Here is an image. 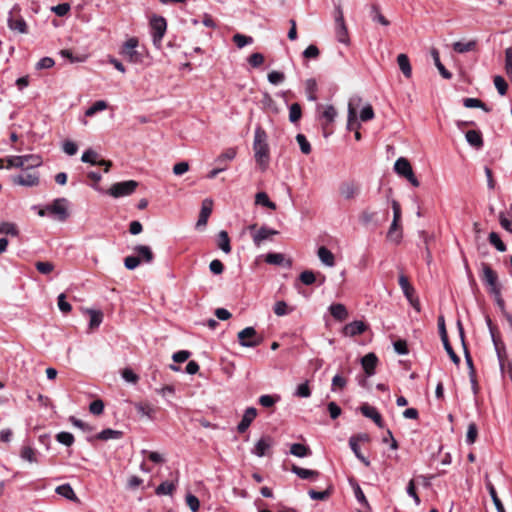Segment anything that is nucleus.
Wrapping results in <instances>:
<instances>
[{
    "label": "nucleus",
    "mask_w": 512,
    "mask_h": 512,
    "mask_svg": "<svg viewBox=\"0 0 512 512\" xmlns=\"http://www.w3.org/2000/svg\"><path fill=\"white\" fill-rule=\"evenodd\" d=\"M299 279L304 285H312L316 281V276L313 271L305 270L300 274Z\"/></svg>",
    "instance_id": "nucleus-64"
},
{
    "label": "nucleus",
    "mask_w": 512,
    "mask_h": 512,
    "mask_svg": "<svg viewBox=\"0 0 512 512\" xmlns=\"http://www.w3.org/2000/svg\"><path fill=\"white\" fill-rule=\"evenodd\" d=\"M81 161L84 162V163H89L91 165H97V163H98V154L94 150H92V149H87L82 154Z\"/></svg>",
    "instance_id": "nucleus-60"
},
{
    "label": "nucleus",
    "mask_w": 512,
    "mask_h": 512,
    "mask_svg": "<svg viewBox=\"0 0 512 512\" xmlns=\"http://www.w3.org/2000/svg\"><path fill=\"white\" fill-rule=\"evenodd\" d=\"M318 257L320 261L325 264L328 267H333L335 265V257L333 253L327 249L326 247L322 246L318 249Z\"/></svg>",
    "instance_id": "nucleus-31"
},
{
    "label": "nucleus",
    "mask_w": 512,
    "mask_h": 512,
    "mask_svg": "<svg viewBox=\"0 0 512 512\" xmlns=\"http://www.w3.org/2000/svg\"><path fill=\"white\" fill-rule=\"evenodd\" d=\"M463 105L466 108H481L486 112L490 111L486 104L477 98H465L463 100Z\"/></svg>",
    "instance_id": "nucleus-49"
},
{
    "label": "nucleus",
    "mask_w": 512,
    "mask_h": 512,
    "mask_svg": "<svg viewBox=\"0 0 512 512\" xmlns=\"http://www.w3.org/2000/svg\"><path fill=\"white\" fill-rule=\"evenodd\" d=\"M255 203L257 205H262L264 207H267L271 210L276 209V204L269 199L267 193H265V192H258L255 195Z\"/></svg>",
    "instance_id": "nucleus-41"
},
{
    "label": "nucleus",
    "mask_w": 512,
    "mask_h": 512,
    "mask_svg": "<svg viewBox=\"0 0 512 512\" xmlns=\"http://www.w3.org/2000/svg\"><path fill=\"white\" fill-rule=\"evenodd\" d=\"M476 45H477L476 40H470L467 42L457 41V42L453 43L452 48L456 53L463 54V53L473 51L476 48Z\"/></svg>",
    "instance_id": "nucleus-29"
},
{
    "label": "nucleus",
    "mask_w": 512,
    "mask_h": 512,
    "mask_svg": "<svg viewBox=\"0 0 512 512\" xmlns=\"http://www.w3.org/2000/svg\"><path fill=\"white\" fill-rule=\"evenodd\" d=\"M362 99L359 96H353L350 98L348 103V120H347V128L349 130H353L359 127V123L357 121V112L356 109L360 105Z\"/></svg>",
    "instance_id": "nucleus-11"
},
{
    "label": "nucleus",
    "mask_w": 512,
    "mask_h": 512,
    "mask_svg": "<svg viewBox=\"0 0 512 512\" xmlns=\"http://www.w3.org/2000/svg\"><path fill=\"white\" fill-rule=\"evenodd\" d=\"M238 342L242 347L253 348L262 342L254 327H246L238 333Z\"/></svg>",
    "instance_id": "nucleus-8"
},
{
    "label": "nucleus",
    "mask_w": 512,
    "mask_h": 512,
    "mask_svg": "<svg viewBox=\"0 0 512 512\" xmlns=\"http://www.w3.org/2000/svg\"><path fill=\"white\" fill-rule=\"evenodd\" d=\"M273 444V438L269 435H265L257 441L252 449V453L258 457H263L267 454V451L273 446Z\"/></svg>",
    "instance_id": "nucleus-13"
},
{
    "label": "nucleus",
    "mask_w": 512,
    "mask_h": 512,
    "mask_svg": "<svg viewBox=\"0 0 512 512\" xmlns=\"http://www.w3.org/2000/svg\"><path fill=\"white\" fill-rule=\"evenodd\" d=\"M293 309H290L285 301H277L274 304L273 311L277 316H285L289 314Z\"/></svg>",
    "instance_id": "nucleus-58"
},
{
    "label": "nucleus",
    "mask_w": 512,
    "mask_h": 512,
    "mask_svg": "<svg viewBox=\"0 0 512 512\" xmlns=\"http://www.w3.org/2000/svg\"><path fill=\"white\" fill-rule=\"evenodd\" d=\"M139 41L135 37L129 38L121 47L120 54L129 62L138 64L143 61L142 54L137 50Z\"/></svg>",
    "instance_id": "nucleus-3"
},
{
    "label": "nucleus",
    "mask_w": 512,
    "mask_h": 512,
    "mask_svg": "<svg viewBox=\"0 0 512 512\" xmlns=\"http://www.w3.org/2000/svg\"><path fill=\"white\" fill-rule=\"evenodd\" d=\"M236 157V150L234 148H228L221 153L215 160L218 165H227V162L232 161Z\"/></svg>",
    "instance_id": "nucleus-40"
},
{
    "label": "nucleus",
    "mask_w": 512,
    "mask_h": 512,
    "mask_svg": "<svg viewBox=\"0 0 512 512\" xmlns=\"http://www.w3.org/2000/svg\"><path fill=\"white\" fill-rule=\"evenodd\" d=\"M290 453L298 458H305L312 454L311 449L301 443H294L290 446Z\"/></svg>",
    "instance_id": "nucleus-33"
},
{
    "label": "nucleus",
    "mask_w": 512,
    "mask_h": 512,
    "mask_svg": "<svg viewBox=\"0 0 512 512\" xmlns=\"http://www.w3.org/2000/svg\"><path fill=\"white\" fill-rule=\"evenodd\" d=\"M267 78L272 85H279L285 80V74L274 70L268 74Z\"/></svg>",
    "instance_id": "nucleus-63"
},
{
    "label": "nucleus",
    "mask_w": 512,
    "mask_h": 512,
    "mask_svg": "<svg viewBox=\"0 0 512 512\" xmlns=\"http://www.w3.org/2000/svg\"><path fill=\"white\" fill-rule=\"evenodd\" d=\"M360 411L363 416L371 419L379 428L384 427L382 416L375 407L365 403L360 407Z\"/></svg>",
    "instance_id": "nucleus-15"
},
{
    "label": "nucleus",
    "mask_w": 512,
    "mask_h": 512,
    "mask_svg": "<svg viewBox=\"0 0 512 512\" xmlns=\"http://www.w3.org/2000/svg\"><path fill=\"white\" fill-rule=\"evenodd\" d=\"M8 27L13 31H17L22 34L27 33L26 21L21 16L14 17L13 11L10 12L8 17Z\"/></svg>",
    "instance_id": "nucleus-22"
},
{
    "label": "nucleus",
    "mask_w": 512,
    "mask_h": 512,
    "mask_svg": "<svg viewBox=\"0 0 512 512\" xmlns=\"http://www.w3.org/2000/svg\"><path fill=\"white\" fill-rule=\"evenodd\" d=\"M107 108V102L104 100H99L93 103L86 111L85 115L87 117L94 116L97 112L103 111Z\"/></svg>",
    "instance_id": "nucleus-46"
},
{
    "label": "nucleus",
    "mask_w": 512,
    "mask_h": 512,
    "mask_svg": "<svg viewBox=\"0 0 512 512\" xmlns=\"http://www.w3.org/2000/svg\"><path fill=\"white\" fill-rule=\"evenodd\" d=\"M352 485V488H353V492H354V496L356 498V500L366 509V510H371V506L368 502V500L366 499V496L364 495V492L362 491L360 485L357 483V482H353L351 483Z\"/></svg>",
    "instance_id": "nucleus-35"
},
{
    "label": "nucleus",
    "mask_w": 512,
    "mask_h": 512,
    "mask_svg": "<svg viewBox=\"0 0 512 512\" xmlns=\"http://www.w3.org/2000/svg\"><path fill=\"white\" fill-rule=\"evenodd\" d=\"M317 91V83L315 79H308L306 81V93H307V99L309 101H315L317 99L316 95Z\"/></svg>",
    "instance_id": "nucleus-52"
},
{
    "label": "nucleus",
    "mask_w": 512,
    "mask_h": 512,
    "mask_svg": "<svg viewBox=\"0 0 512 512\" xmlns=\"http://www.w3.org/2000/svg\"><path fill=\"white\" fill-rule=\"evenodd\" d=\"M253 150L256 163L265 171L269 165V146L266 131L261 126L255 128Z\"/></svg>",
    "instance_id": "nucleus-1"
},
{
    "label": "nucleus",
    "mask_w": 512,
    "mask_h": 512,
    "mask_svg": "<svg viewBox=\"0 0 512 512\" xmlns=\"http://www.w3.org/2000/svg\"><path fill=\"white\" fill-rule=\"evenodd\" d=\"M291 472L294 473L295 475H297L299 478L304 479V480L315 481L319 477L318 471L302 468L295 464H293L291 466Z\"/></svg>",
    "instance_id": "nucleus-23"
},
{
    "label": "nucleus",
    "mask_w": 512,
    "mask_h": 512,
    "mask_svg": "<svg viewBox=\"0 0 512 512\" xmlns=\"http://www.w3.org/2000/svg\"><path fill=\"white\" fill-rule=\"evenodd\" d=\"M329 311L334 319L338 321H344L348 317V311L346 307L341 303L330 305Z\"/></svg>",
    "instance_id": "nucleus-30"
},
{
    "label": "nucleus",
    "mask_w": 512,
    "mask_h": 512,
    "mask_svg": "<svg viewBox=\"0 0 512 512\" xmlns=\"http://www.w3.org/2000/svg\"><path fill=\"white\" fill-rule=\"evenodd\" d=\"M256 416H257L256 408L248 407L245 410L243 417L237 426V431L239 433L246 432L247 429L249 428V426L251 425V423L253 422V420L256 418Z\"/></svg>",
    "instance_id": "nucleus-17"
},
{
    "label": "nucleus",
    "mask_w": 512,
    "mask_h": 512,
    "mask_svg": "<svg viewBox=\"0 0 512 512\" xmlns=\"http://www.w3.org/2000/svg\"><path fill=\"white\" fill-rule=\"evenodd\" d=\"M481 280L489 288V293L494 296L495 302L501 311H505V301L502 298L501 286L497 273L487 263H482Z\"/></svg>",
    "instance_id": "nucleus-2"
},
{
    "label": "nucleus",
    "mask_w": 512,
    "mask_h": 512,
    "mask_svg": "<svg viewBox=\"0 0 512 512\" xmlns=\"http://www.w3.org/2000/svg\"><path fill=\"white\" fill-rule=\"evenodd\" d=\"M457 327H458L460 339H461V342H462V345H463V348H464L465 360H466L467 366L469 368V374H470V377H471V382L473 384V387H475V385H476V380L474 379L475 369H474L472 358H471V356H470V354H469V352L467 350V347L465 345L464 329H463L461 321L457 322Z\"/></svg>",
    "instance_id": "nucleus-14"
},
{
    "label": "nucleus",
    "mask_w": 512,
    "mask_h": 512,
    "mask_svg": "<svg viewBox=\"0 0 512 512\" xmlns=\"http://www.w3.org/2000/svg\"><path fill=\"white\" fill-rule=\"evenodd\" d=\"M20 457L30 463L37 462L36 452L31 446H23L20 451Z\"/></svg>",
    "instance_id": "nucleus-45"
},
{
    "label": "nucleus",
    "mask_w": 512,
    "mask_h": 512,
    "mask_svg": "<svg viewBox=\"0 0 512 512\" xmlns=\"http://www.w3.org/2000/svg\"><path fill=\"white\" fill-rule=\"evenodd\" d=\"M137 187L138 182L135 180L117 182L109 188L108 193L114 198L124 197L131 195Z\"/></svg>",
    "instance_id": "nucleus-7"
},
{
    "label": "nucleus",
    "mask_w": 512,
    "mask_h": 512,
    "mask_svg": "<svg viewBox=\"0 0 512 512\" xmlns=\"http://www.w3.org/2000/svg\"><path fill=\"white\" fill-rule=\"evenodd\" d=\"M399 285H400V287L402 289V292L405 295V297L408 299V301L410 303H412V296L414 295L415 290L411 286V284L409 283L408 278L404 274H401L399 276Z\"/></svg>",
    "instance_id": "nucleus-34"
},
{
    "label": "nucleus",
    "mask_w": 512,
    "mask_h": 512,
    "mask_svg": "<svg viewBox=\"0 0 512 512\" xmlns=\"http://www.w3.org/2000/svg\"><path fill=\"white\" fill-rule=\"evenodd\" d=\"M489 243L494 246L499 252L506 251V245L501 240L500 236L496 232H491L488 236Z\"/></svg>",
    "instance_id": "nucleus-44"
},
{
    "label": "nucleus",
    "mask_w": 512,
    "mask_h": 512,
    "mask_svg": "<svg viewBox=\"0 0 512 512\" xmlns=\"http://www.w3.org/2000/svg\"><path fill=\"white\" fill-rule=\"evenodd\" d=\"M123 436V432L120 430H114L111 428H107L99 432L98 434L88 437L87 440L89 442H93L94 440H102L108 441L111 439H120Z\"/></svg>",
    "instance_id": "nucleus-19"
},
{
    "label": "nucleus",
    "mask_w": 512,
    "mask_h": 512,
    "mask_svg": "<svg viewBox=\"0 0 512 512\" xmlns=\"http://www.w3.org/2000/svg\"><path fill=\"white\" fill-rule=\"evenodd\" d=\"M265 262L271 265L281 266L285 262V257L282 253H268L265 257Z\"/></svg>",
    "instance_id": "nucleus-54"
},
{
    "label": "nucleus",
    "mask_w": 512,
    "mask_h": 512,
    "mask_svg": "<svg viewBox=\"0 0 512 512\" xmlns=\"http://www.w3.org/2000/svg\"><path fill=\"white\" fill-rule=\"evenodd\" d=\"M466 141L470 146L479 150L483 147L484 141L480 131L477 130H469L465 134Z\"/></svg>",
    "instance_id": "nucleus-25"
},
{
    "label": "nucleus",
    "mask_w": 512,
    "mask_h": 512,
    "mask_svg": "<svg viewBox=\"0 0 512 512\" xmlns=\"http://www.w3.org/2000/svg\"><path fill=\"white\" fill-rule=\"evenodd\" d=\"M278 233L279 232L277 230L262 226L253 234V242L256 246L259 247L265 240L270 239L272 236L277 235Z\"/></svg>",
    "instance_id": "nucleus-18"
},
{
    "label": "nucleus",
    "mask_w": 512,
    "mask_h": 512,
    "mask_svg": "<svg viewBox=\"0 0 512 512\" xmlns=\"http://www.w3.org/2000/svg\"><path fill=\"white\" fill-rule=\"evenodd\" d=\"M233 42L236 44V46L238 48L241 49V48L245 47L246 45L252 44L253 38L251 36H246V35L237 33L233 36Z\"/></svg>",
    "instance_id": "nucleus-56"
},
{
    "label": "nucleus",
    "mask_w": 512,
    "mask_h": 512,
    "mask_svg": "<svg viewBox=\"0 0 512 512\" xmlns=\"http://www.w3.org/2000/svg\"><path fill=\"white\" fill-rule=\"evenodd\" d=\"M24 162L23 170H32L42 165V158L39 155H22Z\"/></svg>",
    "instance_id": "nucleus-32"
},
{
    "label": "nucleus",
    "mask_w": 512,
    "mask_h": 512,
    "mask_svg": "<svg viewBox=\"0 0 512 512\" xmlns=\"http://www.w3.org/2000/svg\"><path fill=\"white\" fill-rule=\"evenodd\" d=\"M494 85L501 96L507 93L508 85L502 76L497 75L494 77Z\"/></svg>",
    "instance_id": "nucleus-62"
},
{
    "label": "nucleus",
    "mask_w": 512,
    "mask_h": 512,
    "mask_svg": "<svg viewBox=\"0 0 512 512\" xmlns=\"http://www.w3.org/2000/svg\"><path fill=\"white\" fill-rule=\"evenodd\" d=\"M212 207H213V201L209 198H206L202 202L200 214L198 221L196 223V228H201L206 226L208 222V218L210 217L212 213Z\"/></svg>",
    "instance_id": "nucleus-16"
},
{
    "label": "nucleus",
    "mask_w": 512,
    "mask_h": 512,
    "mask_svg": "<svg viewBox=\"0 0 512 512\" xmlns=\"http://www.w3.org/2000/svg\"><path fill=\"white\" fill-rule=\"evenodd\" d=\"M394 170L398 175H400L402 177L407 176L408 174H410L413 171L411 164L404 157H400L396 160V162L394 164Z\"/></svg>",
    "instance_id": "nucleus-27"
},
{
    "label": "nucleus",
    "mask_w": 512,
    "mask_h": 512,
    "mask_svg": "<svg viewBox=\"0 0 512 512\" xmlns=\"http://www.w3.org/2000/svg\"><path fill=\"white\" fill-rule=\"evenodd\" d=\"M133 251L137 254L136 257H140L141 262L152 263L154 260V254L147 245H136Z\"/></svg>",
    "instance_id": "nucleus-24"
},
{
    "label": "nucleus",
    "mask_w": 512,
    "mask_h": 512,
    "mask_svg": "<svg viewBox=\"0 0 512 512\" xmlns=\"http://www.w3.org/2000/svg\"><path fill=\"white\" fill-rule=\"evenodd\" d=\"M505 72L512 82V46L505 50Z\"/></svg>",
    "instance_id": "nucleus-59"
},
{
    "label": "nucleus",
    "mask_w": 512,
    "mask_h": 512,
    "mask_svg": "<svg viewBox=\"0 0 512 512\" xmlns=\"http://www.w3.org/2000/svg\"><path fill=\"white\" fill-rule=\"evenodd\" d=\"M486 488L489 492V495L495 505V508L497 512H506L504 505L502 504L501 500L499 499L496 489L492 482L488 479V476H486Z\"/></svg>",
    "instance_id": "nucleus-26"
},
{
    "label": "nucleus",
    "mask_w": 512,
    "mask_h": 512,
    "mask_svg": "<svg viewBox=\"0 0 512 512\" xmlns=\"http://www.w3.org/2000/svg\"><path fill=\"white\" fill-rule=\"evenodd\" d=\"M56 440L60 444H63L68 447L72 446L75 441L73 434L70 432H65V431L59 432L56 435Z\"/></svg>",
    "instance_id": "nucleus-53"
},
{
    "label": "nucleus",
    "mask_w": 512,
    "mask_h": 512,
    "mask_svg": "<svg viewBox=\"0 0 512 512\" xmlns=\"http://www.w3.org/2000/svg\"><path fill=\"white\" fill-rule=\"evenodd\" d=\"M175 489L176 484L174 482L164 481L156 488L155 493L158 496L172 495Z\"/></svg>",
    "instance_id": "nucleus-42"
},
{
    "label": "nucleus",
    "mask_w": 512,
    "mask_h": 512,
    "mask_svg": "<svg viewBox=\"0 0 512 512\" xmlns=\"http://www.w3.org/2000/svg\"><path fill=\"white\" fill-rule=\"evenodd\" d=\"M360 187L354 181L342 182L339 186L340 195L346 200H352L359 195Z\"/></svg>",
    "instance_id": "nucleus-12"
},
{
    "label": "nucleus",
    "mask_w": 512,
    "mask_h": 512,
    "mask_svg": "<svg viewBox=\"0 0 512 512\" xmlns=\"http://www.w3.org/2000/svg\"><path fill=\"white\" fill-rule=\"evenodd\" d=\"M294 396L300 398H308L311 396V389L309 387V381L299 384L294 392Z\"/></svg>",
    "instance_id": "nucleus-51"
},
{
    "label": "nucleus",
    "mask_w": 512,
    "mask_h": 512,
    "mask_svg": "<svg viewBox=\"0 0 512 512\" xmlns=\"http://www.w3.org/2000/svg\"><path fill=\"white\" fill-rule=\"evenodd\" d=\"M218 247L226 254L231 252L230 238L226 231H220L218 234Z\"/></svg>",
    "instance_id": "nucleus-39"
},
{
    "label": "nucleus",
    "mask_w": 512,
    "mask_h": 512,
    "mask_svg": "<svg viewBox=\"0 0 512 512\" xmlns=\"http://www.w3.org/2000/svg\"><path fill=\"white\" fill-rule=\"evenodd\" d=\"M378 362V358L374 353H368L361 358V365L367 375L371 377L375 374V368Z\"/></svg>",
    "instance_id": "nucleus-21"
},
{
    "label": "nucleus",
    "mask_w": 512,
    "mask_h": 512,
    "mask_svg": "<svg viewBox=\"0 0 512 512\" xmlns=\"http://www.w3.org/2000/svg\"><path fill=\"white\" fill-rule=\"evenodd\" d=\"M13 183L25 187H35L40 183L39 173L36 171L23 170V172L13 177Z\"/></svg>",
    "instance_id": "nucleus-9"
},
{
    "label": "nucleus",
    "mask_w": 512,
    "mask_h": 512,
    "mask_svg": "<svg viewBox=\"0 0 512 512\" xmlns=\"http://www.w3.org/2000/svg\"><path fill=\"white\" fill-rule=\"evenodd\" d=\"M370 16L374 22H377L383 26L390 25V22L382 15L380 7L377 4L371 5Z\"/></svg>",
    "instance_id": "nucleus-36"
},
{
    "label": "nucleus",
    "mask_w": 512,
    "mask_h": 512,
    "mask_svg": "<svg viewBox=\"0 0 512 512\" xmlns=\"http://www.w3.org/2000/svg\"><path fill=\"white\" fill-rule=\"evenodd\" d=\"M367 329V325L363 321H353L349 324H346L343 328V334L345 336H357L364 333Z\"/></svg>",
    "instance_id": "nucleus-20"
},
{
    "label": "nucleus",
    "mask_w": 512,
    "mask_h": 512,
    "mask_svg": "<svg viewBox=\"0 0 512 512\" xmlns=\"http://www.w3.org/2000/svg\"><path fill=\"white\" fill-rule=\"evenodd\" d=\"M296 141L299 144L300 150L303 154L308 155L311 153V145L305 135L297 134Z\"/></svg>",
    "instance_id": "nucleus-57"
},
{
    "label": "nucleus",
    "mask_w": 512,
    "mask_h": 512,
    "mask_svg": "<svg viewBox=\"0 0 512 512\" xmlns=\"http://www.w3.org/2000/svg\"><path fill=\"white\" fill-rule=\"evenodd\" d=\"M392 209H393V221L390 225V228L387 232V238L390 241L395 243H399L402 239V231L400 228V220H401V207L400 204L396 200H392Z\"/></svg>",
    "instance_id": "nucleus-4"
},
{
    "label": "nucleus",
    "mask_w": 512,
    "mask_h": 512,
    "mask_svg": "<svg viewBox=\"0 0 512 512\" xmlns=\"http://www.w3.org/2000/svg\"><path fill=\"white\" fill-rule=\"evenodd\" d=\"M335 35L340 43H349L348 30L340 7L337 8V15L335 16Z\"/></svg>",
    "instance_id": "nucleus-10"
},
{
    "label": "nucleus",
    "mask_w": 512,
    "mask_h": 512,
    "mask_svg": "<svg viewBox=\"0 0 512 512\" xmlns=\"http://www.w3.org/2000/svg\"><path fill=\"white\" fill-rule=\"evenodd\" d=\"M68 205L69 201L64 197L54 199L52 203L47 204L49 216L61 222L66 221L69 217Z\"/></svg>",
    "instance_id": "nucleus-5"
},
{
    "label": "nucleus",
    "mask_w": 512,
    "mask_h": 512,
    "mask_svg": "<svg viewBox=\"0 0 512 512\" xmlns=\"http://www.w3.org/2000/svg\"><path fill=\"white\" fill-rule=\"evenodd\" d=\"M302 116L301 106L298 103H293L289 107V120L292 123H296Z\"/></svg>",
    "instance_id": "nucleus-55"
},
{
    "label": "nucleus",
    "mask_w": 512,
    "mask_h": 512,
    "mask_svg": "<svg viewBox=\"0 0 512 512\" xmlns=\"http://www.w3.org/2000/svg\"><path fill=\"white\" fill-rule=\"evenodd\" d=\"M280 400L279 395H261L258 399V402L261 406L265 408L272 407L275 403H277Z\"/></svg>",
    "instance_id": "nucleus-47"
},
{
    "label": "nucleus",
    "mask_w": 512,
    "mask_h": 512,
    "mask_svg": "<svg viewBox=\"0 0 512 512\" xmlns=\"http://www.w3.org/2000/svg\"><path fill=\"white\" fill-rule=\"evenodd\" d=\"M56 493L62 497L76 501L78 500L76 494L70 484H62L56 488Z\"/></svg>",
    "instance_id": "nucleus-38"
},
{
    "label": "nucleus",
    "mask_w": 512,
    "mask_h": 512,
    "mask_svg": "<svg viewBox=\"0 0 512 512\" xmlns=\"http://www.w3.org/2000/svg\"><path fill=\"white\" fill-rule=\"evenodd\" d=\"M0 234L18 236L19 230L17 226L12 222H2L0 224Z\"/></svg>",
    "instance_id": "nucleus-48"
},
{
    "label": "nucleus",
    "mask_w": 512,
    "mask_h": 512,
    "mask_svg": "<svg viewBox=\"0 0 512 512\" xmlns=\"http://www.w3.org/2000/svg\"><path fill=\"white\" fill-rule=\"evenodd\" d=\"M150 29L153 44L159 48L167 29V22L165 18L154 15L150 20Z\"/></svg>",
    "instance_id": "nucleus-6"
},
{
    "label": "nucleus",
    "mask_w": 512,
    "mask_h": 512,
    "mask_svg": "<svg viewBox=\"0 0 512 512\" xmlns=\"http://www.w3.org/2000/svg\"><path fill=\"white\" fill-rule=\"evenodd\" d=\"M397 64L403 75L409 79L412 76V67L406 54L401 53L397 56Z\"/></svg>",
    "instance_id": "nucleus-28"
},
{
    "label": "nucleus",
    "mask_w": 512,
    "mask_h": 512,
    "mask_svg": "<svg viewBox=\"0 0 512 512\" xmlns=\"http://www.w3.org/2000/svg\"><path fill=\"white\" fill-rule=\"evenodd\" d=\"M88 313L90 315L89 328L90 329L98 328L103 321V313L101 311L92 310V309L88 310Z\"/></svg>",
    "instance_id": "nucleus-43"
},
{
    "label": "nucleus",
    "mask_w": 512,
    "mask_h": 512,
    "mask_svg": "<svg viewBox=\"0 0 512 512\" xmlns=\"http://www.w3.org/2000/svg\"><path fill=\"white\" fill-rule=\"evenodd\" d=\"M337 116V111L332 105H327L321 114V118L325 119V124L332 123Z\"/></svg>",
    "instance_id": "nucleus-50"
},
{
    "label": "nucleus",
    "mask_w": 512,
    "mask_h": 512,
    "mask_svg": "<svg viewBox=\"0 0 512 512\" xmlns=\"http://www.w3.org/2000/svg\"><path fill=\"white\" fill-rule=\"evenodd\" d=\"M477 435H478L477 425L472 422L468 425V429H467V434H466L467 444H469V445L473 444L477 439Z\"/></svg>",
    "instance_id": "nucleus-61"
},
{
    "label": "nucleus",
    "mask_w": 512,
    "mask_h": 512,
    "mask_svg": "<svg viewBox=\"0 0 512 512\" xmlns=\"http://www.w3.org/2000/svg\"><path fill=\"white\" fill-rule=\"evenodd\" d=\"M349 446L355 454L356 458L359 459L366 467H369L370 461L361 453L359 444L357 443L355 437H351L349 439Z\"/></svg>",
    "instance_id": "nucleus-37"
}]
</instances>
